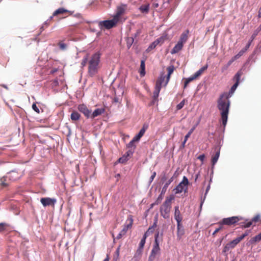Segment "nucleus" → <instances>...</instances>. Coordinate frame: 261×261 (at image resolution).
I'll return each instance as SVG.
<instances>
[{
	"label": "nucleus",
	"mask_w": 261,
	"mask_h": 261,
	"mask_svg": "<svg viewBox=\"0 0 261 261\" xmlns=\"http://www.w3.org/2000/svg\"><path fill=\"white\" fill-rule=\"evenodd\" d=\"M189 82L186 79L185 82V84H184V88H186V87L187 86V85L189 84Z\"/></svg>",
	"instance_id": "58"
},
{
	"label": "nucleus",
	"mask_w": 261,
	"mask_h": 261,
	"mask_svg": "<svg viewBox=\"0 0 261 261\" xmlns=\"http://www.w3.org/2000/svg\"><path fill=\"white\" fill-rule=\"evenodd\" d=\"M88 61V57L87 56L86 57H85L83 60H82V61L81 62V65L82 66H86V64H87V62Z\"/></svg>",
	"instance_id": "46"
},
{
	"label": "nucleus",
	"mask_w": 261,
	"mask_h": 261,
	"mask_svg": "<svg viewBox=\"0 0 261 261\" xmlns=\"http://www.w3.org/2000/svg\"><path fill=\"white\" fill-rule=\"evenodd\" d=\"M159 236V232H158L155 235L154 242L148 257V261H153L157 256H159L161 254V249L158 241Z\"/></svg>",
	"instance_id": "4"
},
{
	"label": "nucleus",
	"mask_w": 261,
	"mask_h": 261,
	"mask_svg": "<svg viewBox=\"0 0 261 261\" xmlns=\"http://www.w3.org/2000/svg\"><path fill=\"white\" fill-rule=\"evenodd\" d=\"M174 198V197L172 195L166 197L165 201L160 207V212L161 215L164 219H169L170 217L171 203Z\"/></svg>",
	"instance_id": "3"
},
{
	"label": "nucleus",
	"mask_w": 261,
	"mask_h": 261,
	"mask_svg": "<svg viewBox=\"0 0 261 261\" xmlns=\"http://www.w3.org/2000/svg\"><path fill=\"white\" fill-rule=\"evenodd\" d=\"M122 237V235H121V234H120V233L118 234V236H117V239H120V238H121V237Z\"/></svg>",
	"instance_id": "60"
},
{
	"label": "nucleus",
	"mask_w": 261,
	"mask_h": 261,
	"mask_svg": "<svg viewBox=\"0 0 261 261\" xmlns=\"http://www.w3.org/2000/svg\"><path fill=\"white\" fill-rule=\"evenodd\" d=\"M208 65H206L202 67L201 68H200L199 70H198L197 72H196L193 75L197 79L199 76L201 75V74L207 69Z\"/></svg>",
	"instance_id": "24"
},
{
	"label": "nucleus",
	"mask_w": 261,
	"mask_h": 261,
	"mask_svg": "<svg viewBox=\"0 0 261 261\" xmlns=\"http://www.w3.org/2000/svg\"><path fill=\"white\" fill-rule=\"evenodd\" d=\"M249 221L248 219L244 220L243 219V220L240 221L238 222V224L240 225V226L242 228H248L249 227H246L247 223Z\"/></svg>",
	"instance_id": "34"
},
{
	"label": "nucleus",
	"mask_w": 261,
	"mask_h": 261,
	"mask_svg": "<svg viewBox=\"0 0 261 261\" xmlns=\"http://www.w3.org/2000/svg\"><path fill=\"white\" fill-rule=\"evenodd\" d=\"M160 43L159 39H157L155 40L154 42H153L147 48L146 51L147 52L150 51L152 49L155 48V47L157 46V45Z\"/></svg>",
	"instance_id": "28"
},
{
	"label": "nucleus",
	"mask_w": 261,
	"mask_h": 261,
	"mask_svg": "<svg viewBox=\"0 0 261 261\" xmlns=\"http://www.w3.org/2000/svg\"><path fill=\"white\" fill-rule=\"evenodd\" d=\"M231 248H232L229 243H227L223 248V252L226 253L228 252Z\"/></svg>",
	"instance_id": "39"
},
{
	"label": "nucleus",
	"mask_w": 261,
	"mask_h": 261,
	"mask_svg": "<svg viewBox=\"0 0 261 261\" xmlns=\"http://www.w3.org/2000/svg\"><path fill=\"white\" fill-rule=\"evenodd\" d=\"M261 30V27H259V28L258 29V30H256L254 33L252 34V36H251V40L250 41H252L254 38L255 37V36L257 35L258 32Z\"/></svg>",
	"instance_id": "45"
},
{
	"label": "nucleus",
	"mask_w": 261,
	"mask_h": 261,
	"mask_svg": "<svg viewBox=\"0 0 261 261\" xmlns=\"http://www.w3.org/2000/svg\"><path fill=\"white\" fill-rule=\"evenodd\" d=\"M157 221H158V219H157V218H156L155 220V221H154V223H153V224L152 226L150 227V228H151V229L150 230H151V232H152V229H153L154 227H156V223H157Z\"/></svg>",
	"instance_id": "54"
},
{
	"label": "nucleus",
	"mask_w": 261,
	"mask_h": 261,
	"mask_svg": "<svg viewBox=\"0 0 261 261\" xmlns=\"http://www.w3.org/2000/svg\"><path fill=\"white\" fill-rule=\"evenodd\" d=\"M220 155V151H218L212 157V165H214L217 162Z\"/></svg>",
	"instance_id": "31"
},
{
	"label": "nucleus",
	"mask_w": 261,
	"mask_h": 261,
	"mask_svg": "<svg viewBox=\"0 0 261 261\" xmlns=\"http://www.w3.org/2000/svg\"><path fill=\"white\" fill-rule=\"evenodd\" d=\"M7 178L6 177H3L1 179V185L3 187H7L8 186V184L6 182Z\"/></svg>",
	"instance_id": "36"
},
{
	"label": "nucleus",
	"mask_w": 261,
	"mask_h": 261,
	"mask_svg": "<svg viewBox=\"0 0 261 261\" xmlns=\"http://www.w3.org/2000/svg\"><path fill=\"white\" fill-rule=\"evenodd\" d=\"M248 235V232L246 231L244 234L241 235L240 237L237 238L229 243L232 248H234L236 245L239 244L242 240L244 239L245 237Z\"/></svg>",
	"instance_id": "14"
},
{
	"label": "nucleus",
	"mask_w": 261,
	"mask_h": 261,
	"mask_svg": "<svg viewBox=\"0 0 261 261\" xmlns=\"http://www.w3.org/2000/svg\"><path fill=\"white\" fill-rule=\"evenodd\" d=\"M251 41H249L247 44L246 45V46L245 47V48H243V49L246 51L249 48L250 45V44H251Z\"/></svg>",
	"instance_id": "55"
},
{
	"label": "nucleus",
	"mask_w": 261,
	"mask_h": 261,
	"mask_svg": "<svg viewBox=\"0 0 261 261\" xmlns=\"http://www.w3.org/2000/svg\"><path fill=\"white\" fill-rule=\"evenodd\" d=\"M165 79L166 77L163 74L161 75L157 80L155 84V89L153 93V100L156 101L159 97V93L162 85L165 86V83L166 82Z\"/></svg>",
	"instance_id": "5"
},
{
	"label": "nucleus",
	"mask_w": 261,
	"mask_h": 261,
	"mask_svg": "<svg viewBox=\"0 0 261 261\" xmlns=\"http://www.w3.org/2000/svg\"><path fill=\"white\" fill-rule=\"evenodd\" d=\"M195 129V126L193 127L188 133V134L185 136V139L186 141H187L188 138L190 137L192 133L193 132L194 129Z\"/></svg>",
	"instance_id": "38"
},
{
	"label": "nucleus",
	"mask_w": 261,
	"mask_h": 261,
	"mask_svg": "<svg viewBox=\"0 0 261 261\" xmlns=\"http://www.w3.org/2000/svg\"><path fill=\"white\" fill-rule=\"evenodd\" d=\"M260 219V216L259 215H256L251 220L247 223L246 227H250L252 225H255L256 223L258 222Z\"/></svg>",
	"instance_id": "20"
},
{
	"label": "nucleus",
	"mask_w": 261,
	"mask_h": 261,
	"mask_svg": "<svg viewBox=\"0 0 261 261\" xmlns=\"http://www.w3.org/2000/svg\"><path fill=\"white\" fill-rule=\"evenodd\" d=\"M187 141H186L185 139H184V141H183V142L182 143V144H181V147L182 148H184L185 147V144H186Z\"/></svg>",
	"instance_id": "59"
},
{
	"label": "nucleus",
	"mask_w": 261,
	"mask_h": 261,
	"mask_svg": "<svg viewBox=\"0 0 261 261\" xmlns=\"http://www.w3.org/2000/svg\"><path fill=\"white\" fill-rule=\"evenodd\" d=\"M151 228H149L147 231L144 234L143 238H142L139 245V247L137 250L136 254H138L139 256H140L142 252V250L144 248V245L145 244L146 239L147 237L148 236L149 232Z\"/></svg>",
	"instance_id": "9"
},
{
	"label": "nucleus",
	"mask_w": 261,
	"mask_h": 261,
	"mask_svg": "<svg viewBox=\"0 0 261 261\" xmlns=\"http://www.w3.org/2000/svg\"><path fill=\"white\" fill-rule=\"evenodd\" d=\"M118 22L119 20L115 17H113V19L111 20L100 21L99 22V24L101 26L104 27L107 29H110L115 27Z\"/></svg>",
	"instance_id": "8"
},
{
	"label": "nucleus",
	"mask_w": 261,
	"mask_h": 261,
	"mask_svg": "<svg viewBox=\"0 0 261 261\" xmlns=\"http://www.w3.org/2000/svg\"><path fill=\"white\" fill-rule=\"evenodd\" d=\"M156 176V172L154 171L150 177V182H152Z\"/></svg>",
	"instance_id": "53"
},
{
	"label": "nucleus",
	"mask_w": 261,
	"mask_h": 261,
	"mask_svg": "<svg viewBox=\"0 0 261 261\" xmlns=\"http://www.w3.org/2000/svg\"><path fill=\"white\" fill-rule=\"evenodd\" d=\"M242 75V72L241 71H239L234 75L233 79L236 81V83L239 84L240 78Z\"/></svg>",
	"instance_id": "32"
},
{
	"label": "nucleus",
	"mask_w": 261,
	"mask_h": 261,
	"mask_svg": "<svg viewBox=\"0 0 261 261\" xmlns=\"http://www.w3.org/2000/svg\"><path fill=\"white\" fill-rule=\"evenodd\" d=\"M59 46L60 48L62 50H64L66 48V44L62 42H60L59 43Z\"/></svg>",
	"instance_id": "44"
},
{
	"label": "nucleus",
	"mask_w": 261,
	"mask_h": 261,
	"mask_svg": "<svg viewBox=\"0 0 261 261\" xmlns=\"http://www.w3.org/2000/svg\"><path fill=\"white\" fill-rule=\"evenodd\" d=\"M220 225L219 227H218V228H216V229H215V230L214 231V232L213 233V236H215V234H216L217 232H218L220 230H221V229H223V225Z\"/></svg>",
	"instance_id": "47"
},
{
	"label": "nucleus",
	"mask_w": 261,
	"mask_h": 261,
	"mask_svg": "<svg viewBox=\"0 0 261 261\" xmlns=\"http://www.w3.org/2000/svg\"><path fill=\"white\" fill-rule=\"evenodd\" d=\"M140 74L141 76H143L145 74V60H141V61Z\"/></svg>",
	"instance_id": "26"
},
{
	"label": "nucleus",
	"mask_w": 261,
	"mask_h": 261,
	"mask_svg": "<svg viewBox=\"0 0 261 261\" xmlns=\"http://www.w3.org/2000/svg\"><path fill=\"white\" fill-rule=\"evenodd\" d=\"M243 220V218L241 216H232L223 218L221 221L218 222V224L228 226L234 225Z\"/></svg>",
	"instance_id": "6"
},
{
	"label": "nucleus",
	"mask_w": 261,
	"mask_h": 261,
	"mask_svg": "<svg viewBox=\"0 0 261 261\" xmlns=\"http://www.w3.org/2000/svg\"><path fill=\"white\" fill-rule=\"evenodd\" d=\"M204 158H205L204 154H201V155H199L197 158V159L198 160H200L202 162H203V161H204Z\"/></svg>",
	"instance_id": "51"
},
{
	"label": "nucleus",
	"mask_w": 261,
	"mask_h": 261,
	"mask_svg": "<svg viewBox=\"0 0 261 261\" xmlns=\"http://www.w3.org/2000/svg\"><path fill=\"white\" fill-rule=\"evenodd\" d=\"M230 105L229 95H227V93L221 94L217 100V108L221 112V119L224 127L227 123Z\"/></svg>",
	"instance_id": "1"
},
{
	"label": "nucleus",
	"mask_w": 261,
	"mask_h": 261,
	"mask_svg": "<svg viewBox=\"0 0 261 261\" xmlns=\"http://www.w3.org/2000/svg\"><path fill=\"white\" fill-rule=\"evenodd\" d=\"M189 184L188 178L184 176L182 181L174 189L175 194L181 193L183 191L185 193L188 191V186Z\"/></svg>",
	"instance_id": "7"
},
{
	"label": "nucleus",
	"mask_w": 261,
	"mask_h": 261,
	"mask_svg": "<svg viewBox=\"0 0 261 261\" xmlns=\"http://www.w3.org/2000/svg\"><path fill=\"white\" fill-rule=\"evenodd\" d=\"M10 224L7 223H0V233L9 230Z\"/></svg>",
	"instance_id": "23"
},
{
	"label": "nucleus",
	"mask_w": 261,
	"mask_h": 261,
	"mask_svg": "<svg viewBox=\"0 0 261 261\" xmlns=\"http://www.w3.org/2000/svg\"><path fill=\"white\" fill-rule=\"evenodd\" d=\"M166 179H167V177H166L165 174H164L161 178V181L163 183L164 181H165L166 180Z\"/></svg>",
	"instance_id": "56"
},
{
	"label": "nucleus",
	"mask_w": 261,
	"mask_h": 261,
	"mask_svg": "<svg viewBox=\"0 0 261 261\" xmlns=\"http://www.w3.org/2000/svg\"><path fill=\"white\" fill-rule=\"evenodd\" d=\"M32 109H33L34 111H35L38 114L40 113V110H39V108L37 107L36 103H34L33 104Z\"/></svg>",
	"instance_id": "48"
},
{
	"label": "nucleus",
	"mask_w": 261,
	"mask_h": 261,
	"mask_svg": "<svg viewBox=\"0 0 261 261\" xmlns=\"http://www.w3.org/2000/svg\"><path fill=\"white\" fill-rule=\"evenodd\" d=\"M128 160V158H127V156H126L125 155H124L123 156L119 159L118 162L120 163H124Z\"/></svg>",
	"instance_id": "37"
},
{
	"label": "nucleus",
	"mask_w": 261,
	"mask_h": 261,
	"mask_svg": "<svg viewBox=\"0 0 261 261\" xmlns=\"http://www.w3.org/2000/svg\"><path fill=\"white\" fill-rule=\"evenodd\" d=\"M174 69V67L173 65L167 67V70L168 71V75L166 77V82L165 83V85H167L168 83L169 82V80L170 79V76L172 74V73H173Z\"/></svg>",
	"instance_id": "21"
},
{
	"label": "nucleus",
	"mask_w": 261,
	"mask_h": 261,
	"mask_svg": "<svg viewBox=\"0 0 261 261\" xmlns=\"http://www.w3.org/2000/svg\"><path fill=\"white\" fill-rule=\"evenodd\" d=\"M189 33V31L188 30H187L183 32L181 34L178 42L181 43L184 45L188 40Z\"/></svg>",
	"instance_id": "17"
},
{
	"label": "nucleus",
	"mask_w": 261,
	"mask_h": 261,
	"mask_svg": "<svg viewBox=\"0 0 261 261\" xmlns=\"http://www.w3.org/2000/svg\"><path fill=\"white\" fill-rule=\"evenodd\" d=\"M154 205H155V204H154V203H152V204H151L150 208L153 207V206Z\"/></svg>",
	"instance_id": "64"
},
{
	"label": "nucleus",
	"mask_w": 261,
	"mask_h": 261,
	"mask_svg": "<svg viewBox=\"0 0 261 261\" xmlns=\"http://www.w3.org/2000/svg\"><path fill=\"white\" fill-rule=\"evenodd\" d=\"M173 177H171L169 179L164 185L162 189V194H165L168 189L169 185L173 181Z\"/></svg>",
	"instance_id": "27"
},
{
	"label": "nucleus",
	"mask_w": 261,
	"mask_h": 261,
	"mask_svg": "<svg viewBox=\"0 0 261 261\" xmlns=\"http://www.w3.org/2000/svg\"><path fill=\"white\" fill-rule=\"evenodd\" d=\"M147 128H148V125L147 124H144L143 125L142 128L140 129L139 133L133 138L134 141H136V142L139 141V140L141 139V138L145 134Z\"/></svg>",
	"instance_id": "16"
},
{
	"label": "nucleus",
	"mask_w": 261,
	"mask_h": 261,
	"mask_svg": "<svg viewBox=\"0 0 261 261\" xmlns=\"http://www.w3.org/2000/svg\"><path fill=\"white\" fill-rule=\"evenodd\" d=\"M126 8L127 5L126 4H121L118 6L117 8L116 13L114 17L119 21L121 16L124 13Z\"/></svg>",
	"instance_id": "11"
},
{
	"label": "nucleus",
	"mask_w": 261,
	"mask_h": 261,
	"mask_svg": "<svg viewBox=\"0 0 261 261\" xmlns=\"http://www.w3.org/2000/svg\"><path fill=\"white\" fill-rule=\"evenodd\" d=\"M103 261H109V255H107V257Z\"/></svg>",
	"instance_id": "61"
},
{
	"label": "nucleus",
	"mask_w": 261,
	"mask_h": 261,
	"mask_svg": "<svg viewBox=\"0 0 261 261\" xmlns=\"http://www.w3.org/2000/svg\"><path fill=\"white\" fill-rule=\"evenodd\" d=\"M135 142H136V141H134V139H133L131 141H130L128 143V144L127 145V147L128 148H132V147H133L134 149H135V147H136V146L134 144Z\"/></svg>",
	"instance_id": "40"
},
{
	"label": "nucleus",
	"mask_w": 261,
	"mask_h": 261,
	"mask_svg": "<svg viewBox=\"0 0 261 261\" xmlns=\"http://www.w3.org/2000/svg\"><path fill=\"white\" fill-rule=\"evenodd\" d=\"M255 242H258L261 240V232L253 238Z\"/></svg>",
	"instance_id": "43"
},
{
	"label": "nucleus",
	"mask_w": 261,
	"mask_h": 261,
	"mask_svg": "<svg viewBox=\"0 0 261 261\" xmlns=\"http://www.w3.org/2000/svg\"><path fill=\"white\" fill-rule=\"evenodd\" d=\"M185 105V100H182L179 104H178L176 106V109L177 110H179L181 109Z\"/></svg>",
	"instance_id": "41"
},
{
	"label": "nucleus",
	"mask_w": 261,
	"mask_h": 261,
	"mask_svg": "<svg viewBox=\"0 0 261 261\" xmlns=\"http://www.w3.org/2000/svg\"><path fill=\"white\" fill-rule=\"evenodd\" d=\"M181 226L180 227V228H179V231H178V229H177V237L179 238H181V237L184 234V229H181Z\"/></svg>",
	"instance_id": "42"
},
{
	"label": "nucleus",
	"mask_w": 261,
	"mask_h": 261,
	"mask_svg": "<svg viewBox=\"0 0 261 261\" xmlns=\"http://www.w3.org/2000/svg\"><path fill=\"white\" fill-rule=\"evenodd\" d=\"M77 109L79 111L82 113L87 118H89L90 117L91 112L88 109L86 105L84 104L80 105H79Z\"/></svg>",
	"instance_id": "13"
},
{
	"label": "nucleus",
	"mask_w": 261,
	"mask_h": 261,
	"mask_svg": "<svg viewBox=\"0 0 261 261\" xmlns=\"http://www.w3.org/2000/svg\"><path fill=\"white\" fill-rule=\"evenodd\" d=\"M80 114L76 111H73L70 116L71 119L72 121L78 120L80 118Z\"/></svg>",
	"instance_id": "30"
},
{
	"label": "nucleus",
	"mask_w": 261,
	"mask_h": 261,
	"mask_svg": "<svg viewBox=\"0 0 261 261\" xmlns=\"http://www.w3.org/2000/svg\"><path fill=\"white\" fill-rule=\"evenodd\" d=\"M2 87H4V88L6 89H8V87L7 85H1Z\"/></svg>",
	"instance_id": "62"
},
{
	"label": "nucleus",
	"mask_w": 261,
	"mask_h": 261,
	"mask_svg": "<svg viewBox=\"0 0 261 261\" xmlns=\"http://www.w3.org/2000/svg\"><path fill=\"white\" fill-rule=\"evenodd\" d=\"M40 202L44 206L49 205L54 206L56 202V200L49 197H45L41 198Z\"/></svg>",
	"instance_id": "12"
},
{
	"label": "nucleus",
	"mask_w": 261,
	"mask_h": 261,
	"mask_svg": "<svg viewBox=\"0 0 261 261\" xmlns=\"http://www.w3.org/2000/svg\"><path fill=\"white\" fill-rule=\"evenodd\" d=\"M100 54L99 52L93 54L88 61V74L93 76L97 72L100 63Z\"/></svg>",
	"instance_id": "2"
},
{
	"label": "nucleus",
	"mask_w": 261,
	"mask_h": 261,
	"mask_svg": "<svg viewBox=\"0 0 261 261\" xmlns=\"http://www.w3.org/2000/svg\"><path fill=\"white\" fill-rule=\"evenodd\" d=\"M246 51L242 49L239 53L236 56H233L227 63L225 66V69H227L231 64L236 60L240 58Z\"/></svg>",
	"instance_id": "15"
},
{
	"label": "nucleus",
	"mask_w": 261,
	"mask_h": 261,
	"mask_svg": "<svg viewBox=\"0 0 261 261\" xmlns=\"http://www.w3.org/2000/svg\"><path fill=\"white\" fill-rule=\"evenodd\" d=\"M120 99L118 97H115L113 99V102L115 103L119 102Z\"/></svg>",
	"instance_id": "57"
},
{
	"label": "nucleus",
	"mask_w": 261,
	"mask_h": 261,
	"mask_svg": "<svg viewBox=\"0 0 261 261\" xmlns=\"http://www.w3.org/2000/svg\"><path fill=\"white\" fill-rule=\"evenodd\" d=\"M165 194H162V192L161 193L160 195L159 196L155 201L154 202V204H159L163 200V195Z\"/></svg>",
	"instance_id": "35"
},
{
	"label": "nucleus",
	"mask_w": 261,
	"mask_h": 261,
	"mask_svg": "<svg viewBox=\"0 0 261 261\" xmlns=\"http://www.w3.org/2000/svg\"><path fill=\"white\" fill-rule=\"evenodd\" d=\"M129 222L127 225H125L122 229L123 231L126 233L128 228H131L133 223V219L131 216H129Z\"/></svg>",
	"instance_id": "29"
},
{
	"label": "nucleus",
	"mask_w": 261,
	"mask_h": 261,
	"mask_svg": "<svg viewBox=\"0 0 261 261\" xmlns=\"http://www.w3.org/2000/svg\"><path fill=\"white\" fill-rule=\"evenodd\" d=\"M238 85L239 84L238 83H235V84L231 87L230 90L229 91V93H227V95H229V97H231L233 94L237 87L238 86Z\"/></svg>",
	"instance_id": "33"
},
{
	"label": "nucleus",
	"mask_w": 261,
	"mask_h": 261,
	"mask_svg": "<svg viewBox=\"0 0 261 261\" xmlns=\"http://www.w3.org/2000/svg\"><path fill=\"white\" fill-rule=\"evenodd\" d=\"M184 45L181 43L177 42L173 49L171 50V54H175L178 53L183 48Z\"/></svg>",
	"instance_id": "19"
},
{
	"label": "nucleus",
	"mask_w": 261,
	"mask_h": 261,
	"mask_svg": "<svg viewBox=\"0 0 261 261\" xmlns=\"http://www.w3.org/2000/svg\"><path fill=\"white\" fill-rule=\"evenodd\" d=\"M105 111L103 108H98L96 109L92 114L91 113L90 117L91 118H94L95 117L99 116L103 114Z\"/></svg>",
	"instance_id": "18"
},
{
	"label": "nucleus",
	"mask_w": 261,
	"mask_h": 261,
	"mask_svg": "<svg viewBox=\"0 0 261 261\" xmlns=\"http://www.w3.org/2000/svg\"><path fill=\"white\" fill-rule=\"evenodd\" d=\"M195 79H196V78L194 76V75H192L191 77L187 79V80L190 83Z\"/></svg>",
	"instance_id": "52"
},
{
	"label": "nucleus",
	"mask_w": 261,
	"mask_h": 261,
	"mask_svg": "<svg viewBox=\"0 0 261 261\" xmlns=\"http://www.w3.org/2000/svg\"><path fill=\"white\" fill-rule=\"evenodd\" d=\"M139 10L143 13H148L149 10V4L143 5L139 8Z\"/></svg>",
	"instance_id": "25"
},
{
	"label": "nucleus",
	"mask_w": 261,
	"mask_h": 261,
	"mask_svg": "<svg viewBox=\"0 0 261 261\" xmlns=\"http://www.w3.org/2000/svg\"><path fill=\"white\" fill-rule=\"evenodd\" d=\"M174 218L177 221V228L179 230L180 227L181 226V222L182 220V218L181 216L180 211L179 210V206H176L174 207Z\"/></svg>",
	"instance_id": "10"
},
{
	"label": "nucleus",
	"mask_w": 261,
	"mask_h": 261,
	"mask_svg": "<svg viewBox=\"0 0 261 261\" xmlns=\"http://www.w3.org/2000/svg\"><path fill=\"white\" fill-rule=\"evenodd\" d=\"M70 12L64 8H60L56 10L53 13V16H56L59 14H63L66 13H70Z\"/></svg>",
	"instance_id": "22"
},
{
	"label": "nucleus",
	"mask_w": 261,
	"mask_h": 261,
	"mask_svg": "<svg viewBox=\"0 0 261 261\" xmlns=\"http://www.w3.org/2000/svg\"><path fill=\"white\" fill-rule=\"evenodd\" d=\"M133 151H132L131 150H128L126 152V153L124 155L127 156V158H128L129 159V157L133 154Z\"/></svg>",
	"instance_id": "50"
},
{
	"label": "nucleus",
	"mask_w": 261,
	"mask_h": 261,
	"mask_svg": "<svg viewBox=\"0 0 261 261\" xmlns=\"http://www.w3.org/2000/svg\"><path fill=\"white\" fill-rule=\"evenodd\" d=\"M120 233L121 234V235H122V236L123 235H124L126 233H125L124 231H123V230H122L120 232Z\"/></svg>",
	"instance_id": "63"
},
{
	"label": "nucleus",
	"mask_w": 261,
	"mask_h": 261,
	"mask_svg": "<svg viewBox=\"0 0 261 261\" xmlns=\"http://www.w3.org/2000/svg\"><path fill=\"white\" fill-rule=\"evenodd\" d=\"M133 41H134V38L133 37L128 38L127 44V46L128 47H129L131 46Z\"/></svg>",
	"instance_id": "49"
}]
</instances>
